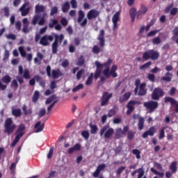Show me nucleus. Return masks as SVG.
<instances>
[{
    "label": "nucleus",
    "instance_id": "obj_17",
    "mask_svg": "<svg viewBox=\"0 0 178 178\" xmlns=\"http://www.w3.org/2000/svg\"><path fill=\"white\" fill-rule=\"evenodd\" d=\"M148 11L147 7L146 6H140V8L136 12V19H141L143 15H145Z\"/></svg>",
    "mask_w": 178,
    "mask_h": 178
},
{
    "label": "nucleus",
    "instance_id": "obj_41",
    "mask_svg": "<svg viewBox=\"0 0 178 178\" xmlns=\"http://www.w3.org/2000/svg\"><path fill=\"white\" fill-rule=\"evenodd\" d=\"M12 113L15 118H18L22 115V111L20 109H13Z\"/></svg>",
    "mask_w": 178,
    "mask_h": 178
},
{
    "label": "nucleus",
    "instance_id": "obj_20",
    "mask_svg": "<svg viewBox=\"0 0 178 178\" xmlns=\"http://www.w3.org/2000/svg\"><path fill=\"white\" fill-rule=\"evenodd\" d=\"M156 133V130L155 127H149V129L148 130H147L146 131H145L143 134H142V138H147L149 136H154V134Z\"/></svg>",
    "mask_w": 178,
    "mask_h": 178
},
{
    "label": "nucleus",
    "instance_id": "obj_32",
    "mask_svg": "<svg viewBox=\"0 0 178 178\" xmlns=\"http://www.w3.org/2000/svg\"><path fill=\"white\" fill-rule=\"evenodd\" d=\"M165 76H166L162 77L161 80L166 82H170L172 81V74L168 72L165 74Z\"/></svg>",
    "mask_w": 178,
    "mask_h": 178
},
{
    "label": "nucleus",
    "instance_id": "obj_25",
    "mask_svg": "<svg viewBox=\"0 0 178 178\" xmlns=\"http://www.w3.org/2000/svg\"><path fill=\"white\" fill-rule=\"evenodd\" d=\"M146 83H141L139 86V90L138 92V96H145L147 95V90L145 89Z\"/></svg>",
    "mask_w": 178,
    "mask_h": 178
},
{
    "label": "nucleus",
    "instance_id": "obj_42",
    "mask_svg": "<svg viewBox=\"0 0 178 178\" xmlns=\"http://www.w3.org/2000/svg\"><path fill=\"white\" fill-rule=\"evenodd\" d=\"M81 136L86 140H88L90 138V133L88 131H82Z\"/></svg>",
    "mask_w": 178,
    "mask_h": 178
},
{
    "label": "nucleus",
    "instance_id": "obj_14",
    "mask_svg": "<svg viewBox=\"0 0 178 178\" xmlns=\"http://www.w3.org/2000/svg\"><path fill=\"white\" fill-rule=\"evenodd\" d=\"M54 40V36L53 35H44L40 38V42H39V44L40 45H42L43 47H47L49 44V42H52Z\"/></svg>",
    "mask_w": 178,
    "mask_h": 178
},
{
    "label": "nucleus",
    "instance_id": "obj_1",
    "mask_svg": "<svg viewBox=\"0 0 178 178\" xmlns=\"http://www.w3.org/2000/svg\"><path fill=\"white\" fill-rule=\"evenodd\" d=\"M112 63L113 60L111 58H108L106 63L102 64L98 61L95 62V65L96 66V70L94 74L95 79H97L100 76L102 72L106 78H109L111 76L113 78L118 77V74L116 73L118 70L117 65H113L110 70ZM103 67H105V69L102 72Z\"/></svg>",
    "mask_w": 178,
    "mask_h": 178
},
{
    "label": "nucleus",
    "instance_id": "obj_11",
    "mask_svg": "<svg viewBox=\"0 0 178 178\" xmlns=\"http://www.w3.org/2000/svg\"><path fill=\"white\" fill-rule=\"evenodd\" d=\"M164 92L160 88H156L154 89L153 92L152 94V99L153 100H159L160 97H163Z\"/></svg>",
    "mask_w": 178,
    "mask_h": 178
},
{
    "label": "nucleus",
    "instance_id": "obj_21",
    "mask_svg": "<svg viewBox=\"0 0 178 178\" xmlns=\"http://www.w3.org/2000/svg\"><path fill=\"white\" fill-rule=\"evenodd\" d=\"M136 173H138L137 178H143L145 175V168H143V166L132 172L131 173V176L134 177Z\"/></svg>",
    "mask_w": 178,
    "mask_h": 178
},
{
    "label": "nucleus",
    "instance_id": "obj_53",
    "mask_svg": "<svg viewBox=\"0 0 178 178\" xmlns=\"http://www.w3.org/2000/svg\"><path fill=\"white\" fill-rule=\"evenodd\" d=\"M116 114V111L113 108L111 109L108 111L107 116L108 118H112L113 116H114Z\"/></svg>",
    "mask_w": 178,
    "mask_h": 178
},
{
    "label": "nucleus",
    "instance_id": "obj_48",
    "mask_svg": "<svg viewBox=\"0 0 178 178\" xmlns=\"http://www.w3.org/2000/svg\"><path fill=\"white\" fill-rule=\"evenodd\" d=\"M147 79L151 82H155L156 80L155 75L153 74H148L147 76Z\"/></svg>",
    "mask_w": 178,
    "mask_h": 178
},
{
    "label": "nucleus",
    "instance_id": "obj_45",
    "mask_svg": "<svg viewBox=\"0 0 178 178\" xmlns=\"http://www.w3.org/2000/svg\"><path fill=\"white\" fill-rule=\"evenodd\" d=\"M150 171L152 172H153L154 175H158V176H159L161 177H163L164 176V173L163 172H158L156 170H155L153 168H150Z\"/></svg>",
    "mask_w": 178,
    "mask_h": 178
},
{
    "label": "nucleus",
    "instance_id": "obj_50",
    "mask_svg": "<svg viewBox=\"0 0 178 178\" xmlns=\"http://www.w3.org/2000/svg\"><path fill=\"white\" fill-rule=\"evenodd\" d=\"M151 65H152V62L146 63H145L144 65H140V66L139 67V70H144V69H145V68H147V67H149L151 66Z\"/></svg>",
    "mask_w": 178,
    "mask_h": 178
},
{
    "label": "nucleus",
    "instance_id": "obj_51",
    "mask_svg": "<svg viewBox=\"0 0 178 178\" xmlns=\"http://www.w3.org/2000/svg\"><path fill=\"white\" fill-rule=\"evenodd\" d=\"M58 7H52L51 8V11H50V15L51 16H54L55 14L58 13Z\"/></svg>",
    "mask_w": 178,
    "mask_h": 178
},
{
    "label": "nucleus",
    "instance_id": "obj_3",
    "mask_svg": "<svg viewBox=\"0 0 178 178\" xmlns=\"http://www.w3.org/2000/svg\"><path fill=\"white\" fill-rule=\"evenodd\" d=\"M105 31L101 30L97 35V40L99 41V44L101 48L97 45H95L92 48V53L94 54H99L100 52L103 51V47H105Z\"/></svg>",
    "mask_w": 178,
    "mask_h": 178
},
{
    "label": "nucleus",
    "instance_id": "obj_63",
    "mask_svg": "<svg viewBox=\"0 0 178 178\" xmlns=\"http://www.w3.org/2000/svg\"><path fill=\"white\" fill-rule=\"evenodd\" d=\"M7 38V39L8 40H15L17 37L14 34H8L7 35V36H6Z\"/></svg>",
    "mask_w": 178,
    "mask_h": 178
},
{
    "label": "nucleus",
    "instance_id": "obj_44",
    "mask_svg": "<svg viewBox=\"0 0 178 178\" xmlns=\"http://www.w3.org/2000/svg\"><path fill=\"white\" fill-rule=\"evenodd\" d=\"M18 51H19V54H21V56H22V58H25L26 56V52L23 47H19L18 48Z\"/></svg>",
    "mask_w": 178,
    "mask_h": 178
},
{
    "label": "nucleus",
    "instance_id": "obj_24",
    "mask_svg": "<svg viewBox=\"0 0 178 178\" xmlns=\"http://www.w3.org/2000/svg\"><path fill=\"white\" fill-rule=\"evenodd\" d=\"M45 127V124L43 123L42 124L40 121L36 122V124H35V132L36 133H40L41 131H42L44 130V128Z\"/></svg>",
    "mask_w": 178,
    "mask_h": 178
},
{
    "label": "nucleus",
    "instance_id": "obj_26",
    "mask_svg": "<svg viewBox=\"0 0 178 178\" xmlns=\"http://www.w3.org/2000/svg\"><path fill=\"white\" fill-rule=\"evenodd\" d=\"M63 76V74L60 72L59 69L52 70L51 71V77L54 79H58L60 76Z\"/></svg>",
    "mask_w": 178,
    "mask_h": 178
},
{
    "label": "nucleus",
    "instance_id": "obj_38",
    "mask_svg": "<svg viewBox=\"0 0 178 178\" xmlns=\"http://www.w3.org/2000/svg\"><path fill=\"white\" fill-rule=\"evenodd\" d=\"M122 129H118L116 130V132L115 133V137L114 139L118 140L120 139L122 137Z\"/></svg>",
    "mask_w": 178,
    "mask_h": 178
},
{
    "label": "nucleus",
    "instance_id": "obj_19",
    "mask_svg": "<svg viewBox=\"0 0 178 178\" xmlns=\"http://www.w3.org/2000/svg\"><path fill=\"white\" fill-rule=\"evenodd\" d=\"M18 74H24V78L26 79H30L31 77L29 70L25 69V70H23V67L22 65L18 66Z\"/></svg>",
    "mask_w": 178,
    "mask_h": 178
},
{
    "label": "nucleus",
    "instance_id": "obj_37",
    "mask_svg": "<svg viewBox=\"0 0 178 178\" xmlns=\"http://www.w3.org/2000/svg\"><path fill=\"white\" fill-rule=\"evenodd\" d=\"M131 153H132L134 155L136 156V158L137 159H140L141 158V156H140L141 152H140L139 149H132Z\"/></svg>",
    "mask_w": 178,
    "mask_h": 178
},
{
    "label": "nucleus",
    "instance_id": "obj_28",
    "mask_svg": "<svg viewBox=\"0 0 178 178\" xmlns=\"http://www.w3.org/2000/svg\"><path fill=\"white\" fill-rule=\"evenodd\" d=\"M169 169L171 170L172 174L176 173L177 171V162H172L169 166Z\"/></svg>",
    "mask_w": 178,
    "mask_h": 178
},
{
    "label": "nucleus",
    "instance_id": "obj_34",
    "mask_svg": "<svg viewBox=\"0 0 178 178\" xmlns=\"http://www.w3.org/2000/svg\"><path fill=\"white\" fill-rule=\"evenodd\" d=\"M145 119L143 118H139L138 122V128L139 130L144 129Z\"/></svg>",
    "mask_w": 178,
    "mask_h": 178
},
{
    "label": "nucleus",
    "instance_id": "obj_39",
    "mask_svg": "<svg viewBox=\"0 0 178 178\" xmlns=\"http://www.w3.org/2000/svg\"><path fill=\"white\" fill-rule=\"evenodd\" d=\"M89 127L90 128V134H96L97 133L98 127L97 125L90 124Z\"/></svg>",
    "mask_w": 178,
    "mask_h": 178
},
{
    "label": "nucleus",
    "instance_id": "obj_47",
    "mask_svg": "<svg viewBox=\"0 0 178 178\" xmlns=\"http://www.w3.org/2000/svg\"><path fill=\"white\" fill-rule=\"evenodd\" d=\"M173 36L172 37V40H175L178 37V27H175L172 31Z\"/></svg>",
    "mask_w": 178,
    "mask_h": 178
},
{
    "label": "nucleus",
    "instance_id": "obj_62",
    "mask_svg": "<svg viewBox=\"0 0 178 178\" xmlns=\"http://www.w3.org/2000/svg\"><path fill=\"white\" fill-rule=\"evenodd\" d=\"M54 154V148L51 147L49 149V154H47V159H51L52 155Z\"/></svg>",
    "mask_w": 178,
    "mask_h": 178
},
{
    "label": "nucleus",
    "instance_id": "obj_36",
    "mask_svg": "<svg viewBox=\"0 0 178 178\" xmlns=\"http://www.w3.org/2000/svg\"><path fill=\"white\" fill-rule=\"evenodd\" d=\"M93 77H94V74L90 73V76L88 77L87 80L86 81L85 84L86 86H90L92 83Z\"/></svg>",
    "mask_w": 178,
    "mask_h": 178
},
{
    "label": "nucleus",
    "instance_id": "obj_57",
    "mask_svg": "<svg viewBox=\"0 0 178 178\" xmlns=\"http://www.w3.org/2000/svg\"><path fill=\"white\" fill-rule=\"evenodd\" d=\"M82 88H83V84H79L77 86H76L75 88H74L72 91L73 92H77V91H79V90H81Z\"/></svg>",
    "mask_w": 178,
    "mask_h": 178
},
{
    "label": "nucleus",
    "instance_id": "obj_59",
    "mask_svg": "<svg viewBox=\"0 0 178 178\" xmlns=\"http://www.w3.org/2000/svg\"><path fill=\"white\" fill-rule=\"evenodd\" d=\"M15 29H17L18 31L22 30V23L20 22H15Z\"/></svg>",
    "mask_w": 178,
    "mask_h": 178
},
{
    "label": "nucleus",
    "instance_id": "obj_55",
    "mask_svg": "<svg viewBox=\"0 0 178 178\" xmlns=\"http://www.w3.org/2000/svg\"><path fill=\"white\" fill-rule=\"evenodd\" d=\"M56 98V95H52L51 97L47 98V99H46V104H49L51 103Z\"/></svg>",
    "mask_w": 178,
    "mask_h": 178
},
{
    "label": "nucleus",
    "instance_id": "obj_16",
    "mask_svg": "<svg viewBox=\"0 0 178 178\" xmlns=\"http://www.w3.org/2000/svg\"><path fill=\"white\" fill-rule=\"evenodd\" d=\"M170 103L171 106H175V111L178 113V102L174 98L170 97H165L164 98V103Z\"/></svg>",
    "mask_w": 178,
    "mask_h": 178
},
{
    "label": "nucleus",
    "instance_id": "obj_35",
    "mask_svg": "<svg viewBox=\"0 0 178 178\" xmlns=\"http://www.w3.org/2000/svg\"><path fill=\"white\" fill-rule=\"evenodd\" d=\"M165 129H166L165 127H162L159 130V137H158L159 140H162L165 137Z\"/></svg>",
    "mask_w": 178,
    "mask_h": 178
},
{
    "label": "nucleus",
    "instance_id": "obj_43",
    "mask_svg": "<svg viewBox=\"0 0 178 178\" xmlns=\"http://www.w3.org/2000/svg\"><path fill=\"white\" fill-rule=\"evenodd\" d=\"M22 111H24V114H25V115L32 114V109L30 108V109H28V110H27V106H26V105H24V106H22Z\"/></svg>",
    "mask_w": 178,
    "mask_h": 178
},
{
    "label": "nucleus",
    "instance_id": "obj_33",
    "mask_svg": "<svg viewBox=\"0 0 178 178\" xmlns=\"http://www.w3.org/2000/svg\"><path fill=\"white\" fill-rule=\"evenodd\" d=\"M85 18V14L82 10H79L78 11V19H77V22L78 23H81L83 19Z\"/></svg>",
    "mask_w": 178,
    "mask_h": 178
},
{
    "label": "nucleus",
    "instance_id": "obj_31",
    "mask_svg": "<svg viewBox=\"0 0 178 178\" xmlns=\"http://www.w3.org/2000/svg\"><path fill=\"white\" fill-rule=\"evenodd\" d=\"M0 81L6 84H9L12 81V78L9 75H4Z\"/></svg>",
    "mask_w": 178,
    "mask_h": 178
},
{
    "label": "nucleus",
    "instance_id": "obj_12",
    "mask_svg": "<svg viewBox=\"0 0 178 178\" xmlns=\"http://www.w3.org/2000/svg\"><path fill=\"white\" fill-rule=\"evenodd\" d=\"M113 97V93H108V92H105L102 94L101 97V106H104L107 105L111 98Z\"/></svg>",
    "mask_w": 178,
    "mask_h": 178
},
{
    "label": "nucleus",
    "instance_id": "obj_54",
    "mask_svg": "<svg viewBox=\"0 0 178 178\" xmlns=\"http://www.w3.org/2000/svg\"><path fill=\"white\" fill-rule=\"evenodd\" d=\"M3 11L4 12V16H6V17H8L10 16V10L8 7H4V8H3Z\"/></svg>",
    "mask_w": 178,
    "mask_h": 178
},
{
    "label": "nucleus",
    "instance_id": "obj_15",
    "mask_svg": "<svg viewBox=\"0 0 178 178\" xmlns=\"http://www.w3.org/2000/svg\"><path fill=\"white\" fill-rule=\"evenodd\" d=\"M140 102L137 101H129L127 104V114L130 115L134 111L135 105H140Z\"/></svg>",
    "mask_w": 178,
    "mask_h": 178
},
{
    "label": "nucleus",
    "instance_id": "obj_60",
    "mask_svg": "<svg viewBox=\"0 0 178 178\" xmlns=\"http://www.w3.org/2000/svg\"><path fill=\"white\" fill-rule=\"evenodd\" d=\"M84 63H85V60H84L83 58H80L78 60V61H77V63H76V65H77L78 66H82V65H84Z\"/></svg>",
    "mask_w": 178,
    "mask_h": 178
},
{
    "label": "nucleus",
    "instance_id": "obj_27",
    "mask_svg": "<svg viewBox=\"0 0 178 178\" xmlns=\"http://www.w3.org/2000/svg\"><path fill=\"white\" fill-rule=\"evenodd\" d=\"M137 15V10L134 8V7H131L129 10V16L131 19V22L134 23L135 22L136 16Z\"/></svg>",
    "mask_w": 178,
    "mask_h": 178
},
{
    "label": "nucleus",
    "instance_id": "obj_10",
    "mask_svg": "<svg viewBox=\"0 0 178 178\" xmlns=\"http://www.w3.org/2000/svg\"><path fill=\"white\" fill-rule=\"evenodd\" d=\"M29 1H25V3L19 7V12H21L22 17L27 16L30 13L31 7H29Z\"/></svg>",
    "mask_w": 178,
    "mask_h": 178
},
{
    "label": "nucleus",
    "instance_id": "obj_9",
    "mask_svg": "<svg viewBox=\"0 0 178 178\" xmlns=\"http://www.w3.org/2000/svg\"><path fill=\"white\" fill-rule=\"evenodd\" d=\"M159 103L155 101H149L143 103V106L149 110V113H153L156 108H159Z\"/></svg>",
    "mask_w": 178,
    "mask_h": 178
},
{
    "label": "nucleus",
    "instance_id": "obj_29",
    "mask_svg": "<svg viewBox=\"0 0 178 178\" xmlns=\"http://www.w3.org/2000/svg\"><path fill=\"white\" fill-rule=\"evenodd\" d=\"M131 92H126L123 95L122 97H120L119 98V102L122 103L124 101L128 100L131 97Z\"/></svg>",
    "mask_w": 178,
    "mask_h": 178
},
{
    "label": "nucleus",
    "instance_id": "obj_4",
    "mask_svg": "<svg viewBox=\"0 0 178 178\" xmlns=\"http://www.w3.org/2000/svg\"><path fill=\"white\" fill-rule=\"evenodd\" d=\"M16 127L17 126L14 124L12 118H7V120L4 121V133L7 134V135L10 136L12 134Z\"/></svg>",
    "mask_w": 178,
    "mask_h": 178
},
{
    "label": "nucleus",
    "instance_id": "obj_8",
    "mask_svg": "<svg viewBox=\"0 0 178 178\" xmlns=\"http://www.w3.org/2000/svg\"><path fill=\"white\" fill-rule=\"evenodd\" d=\"M114 132L115 131L113 128H108V126L105 125L100 130L99 135L100 136H103V135L104 134V138L109 139L112 137Z\"/></svg>",
    "mask_w": 178,
    "mask_h": 178
},
{
    "label": "nucleus",
    "instance_id": "obj_49",
    "mask_svg": "<svg viewBox=\"0 0 178 178\" xmlns=\"http://www.w3.org/2000/svg\"><path fill=\"white\" fill-rule=\"evenodd\" d=\"M152 42L153 44L158 45L161 43V40L159 37H156L155 38H153Z\"/></svg>",
    "mask_w": 178,
    "mask_h": 178
},
{
    "label": "nucleus",
    "instance_id": "obj_30",
    "mask_svg": "<svg viewBox=\"0 0 178 178\" xmlns=\"http://www.w3.org/2000/svg\"><path fill=\"white\" fill-rule=\"evenodd\" d=\"M70 8V5L69 1H65L62 6H61V10L63 13H66Z\"/></svg>",
    "mask_w": 178,
    "mask_h": 178
},
{
    "label": "nucleus",
    "instance_id": "obj_5",
    "mask_svg": "<svg viewBox=\"0 0 178 178\" xmlns=\"http://www.w3.org/2000/svg\"><path fill=\"white\" fill-rule=\"evenodd\" d=\"M26 129V127L24 124H19L18 126V129H17V131H15V138L11 143V147H15L17 143L19 141L20 138L24 135V130Z\"/></svg>",
    "mask_w": 178,
    "mask_h": 178
},
{
    "label": "nucleus",
    "instance_id": "obj_7",
    "mask_svg": "<svg viewBox=\"0 0 178 178\" xmlns=\"http://www.w3.org/2000/svg\"><path fill=\"white\" fill-rule=\"evenodd\" d=\"M160 56V54L154 50H148L146 52L143 53V58L145 60H156Z\"/></svg>",
    "mask_w": 178,
    "mask_h": 178
},
{
    "label": "nucleus",
    "instance_id": "obj_61",
    "mask_svg": "<svg viewBox=\"0 0 178 178\" xmlns=\"http://www.w3.org/2000/svg\"><path fill=\"white\" fill-rule=\"evenodd\" d=\"M60 24H61L63 26H67V24H68V21H67L65 18H63V19H61V20H60Z\"/></svg>",
    "mask_w": 178,
    "mask_h": 178
},
{
    "label": "nucleus",
    "instance_id": "obj_6",
    "mask_svg": "<svg viewBox=\"0 0 178 178\" xmlns=\"http://www.w3.org/2000/svg\"><path fill=\"white\" fill-rule=\"evenodd\" d=\"M54 37L55 40L51 44V53L56 54L58 52V44L62 43L65 36L63 34H60V35L54 34Z\"/></svg>",
    "mask_w": 178,
    "mask_h": 178
},
{
    "label": "nucleus",
    "instance_id": "obj_40",
    "mask_svg": "<svg viewBox=\"0 0 178 178\" xmlns=\"http://www.w3.org/2000/svg\"><path fill=\"white\" fill-rule=\"evenodd\" d=\"M39 98H40V92L39 91L36 90L35 91V93H33V97H32V102H33V103H35L38 102Z\"/></svg>",
    "mask_w": 178,
    "mask_h": 178
},
{
    "label": "nucleus",
    "instance_id": "obj_18",
    "mask_svg": "<svg viewBox=\"0 0 178 178\" xmlns=\"http://www.w3.org/2000/svg\"><path fill=\"white\" fill-rule=\"evenodd\" d=\"M55 26V27H54ZM54 27L55 30L60 31L62 29L61 25L58 24V21L56 19H51L49 23V28L53 29Z\"/></svg>",
    "mask_w": 178,
    "mask_h": 178
},
{
    "label": "nucleus",
    "instance_id": "obj_64",
    "mask_svg": "<svg viewBox=\"0 0 178 178\" xmlns=\"http://www.w3.org/2000/svg\"><path fill=\"white\" fill-rule=\"evenodd\" d=\"M46 114V110L45 108H42V110H40V111H39V118H41L43 116H44Z\"/></svg>",
    "mask_w": 178,
    "mask_h": 178
},
{
    "label": "nucleus",
    "instance_id": "obj_23",
    "mask_svg": "<svg viewBox=\"0 0 178 178\" xmlns=\"http://www.w3.org/2000/svg\"><path fill=\"white\" fill-rule=\"evenodd\" d=\"M99 15V11L97 10H90L87 13V18L89 20L97 18Z\"/></svg>",
    "mask_w": 178,
    "mask_h": 178
},
{
    "label": "nucleus",
    "instance_id": "obj_58",
    "mask_svg": "<svg viewBox=\"0 0 178 178\" xmlns=\"http://www.w3.org/2000/svg\"><path fill=\"white\" fill-rule=\"evenodd\" d=\"M134 133L132 131H130L127 134V139L128 140H132L134 138Z\"/></svg>",
    "mask_w": 178,
    "mask_h": 178
},
{
    "label": "nucleus",
    "instance_id": "obj_52",
    "mask_svg": "<svg viewBox=\"0 0 178 178\" xmlns=\"http://www.w3.org/2000/svg\"><path fill=\"white\" fill-rule=\"evenodd\" d=\"M159 32V31H158V30L152 31L147 34V37L150 38L152 36H155Z\"/></svg>",
    "mask_w": 178,
    "mask_h": 178
},
{
    "label": "nucleus",
    "instance_id": "obj_56",
    "mask_svg": "<svg viewBox=\"0 0 178 178\" xmlns=\"http://www.w3.org/2000/svg\"><path fill=\"white\" fill-rule=\"evenodd\" d=\"M126 169V167L124 166H120L119 168L117 169L116 170V175H121L122 172Z\"/></svg>",
    "mask_w": 178,
    "mask_h": 178
},
{
    "label": "nucleus",
    "instance_id": "obj_13",
    "mask_svg": "<svg viewBox=\"0 0 178 178\" xmlns=\"http://www.w3.org/2000/svg\"><path fill=\"white\" fill-rule=\"evenodd\" d=\"M120 19V11H117L114 15H113L112 17V22H113V31H115L116 29H118V22Z\"/></svg>",
    "mask_w": 178,
    "mask_h": 178
},
{
    "label": "nucleus",
    "instance_id": "obj_22",
    "mask_svg": "<svg viewBox=\"0 0 178 178\" xmlns=\"http://www.w3.org/2000/svg\"><path fill=\"white\" fill-rule=\"evenodd\" d=\"M106 168V165L104 164H104L99 165L97 167L95 171L92 173V176H93L94 177H95V178H96V177H98L99 175H100L101 172H102V170H104Z\"/></svg>",
    "mask_w": 178,
    "mask_h": 178
},
{
    "label": "nucleus",
    "instance_id": "obj_46",
    "mask_svg": "<svg viewBox=\"0 0 178 178\" xmlns=\"http://www.w3.org/2000/svg\"><path fill=\"white\" fill-rule=\"evenodd\" d=\"M19 84L17 81L16 79L13 80V82H11V88H14V90H17Z\"/></svg>",
    "mask_w": 178,
    "mask_h": 178
},
{
    "label": "nucleus",
    "instance_id": "obj_2",
    "mask_svg": "<svg viewBox=\"0 0 178 178\" xmlns=\"http://www.w3.org/2000/svg\"><path fill=\"white\" fill-rule=\"evenodd\" d=\"M46 9L47 7L42 4H36L35 6V13L36 15L33 16V19H32V24L33 26H35L37 24L39 26H44L45 24V18L47 17Z\"/></svg>",
    "mask_w": 178,
    "mask_h": 178
}]
</instances>
